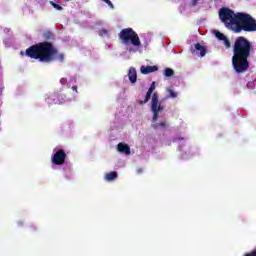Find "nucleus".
<instances>
[{"mask_svg":"<svg viewBox=\"0 0 256 256\" xmlns=\"http://www.w3.org/2000/svg\"><path fill=\"white\" fill-rule=\"evenodd\" d=\"M50 5H52V7H54V9H57V11H63V7L53 1L50 2Z\"/></svg>","mask_w":256,"mask_h":256,"instance_id":"nucleus-19","label":"nucleus"},{"mask_svg":"<svg viewBox=\"0 0 256 256\" xmlns=\"http://www.w3.org/2000/svg\"><path fill=\"white\" fill-rule=\"evenodd\" d=\"M167 93H168V97H170L171 99H176L177 92H174L173 89L168 88L167 89Z\"/></svg>","mask_w":256,"mask_h":256,"instance_id":"nucleus-18","label":"nucleus"},{"mask_svg":"<svg viewBox=\"0 0 256 256\" xmlns=\"http://www.w3.org/2000/svg\"><path fill=\"white\" fill-rule=\"evenodd\" d=\"M72 91H75L77 93V86H72Z\"/></svg>","mask_w":256,"mask_h":256,"instance_id":"nucleus-26","label":"nucleus"},{"mask_svg":"<svg viewBox=\"0 0 256 256\" xmlns=\"http://www.w3.org/2000/svg\"><path fill=\"white\" fill-rule=\"evenodd\" d=\"M241 12L235 14V12L227 7H223L219 10V19L225 25L227 29L235 33V27L239 22V16Z\"/></svg>","mask_w":256,"mask_h":256,"instance_id":"nucleus-3","label":"nucleus"},{"mask_svg":"<svg viewBox=\"0 0 256 256\" xmlns=\"http://www.w3.org/2000/svg\"><path fill=\"white\" fill-rule=\"evenodd\" d=\"M153 129H159V127H162V129H165L167 127V123L165 122H160V123H155L152 124Z\"/></svg>","mask_w":256,"mask_h":256,"instance_id":"nucleus-16","label":"nucleus"},{"mask_svg":"<svg viewBox=\"0 0 256 256\" xmlns=\"http://www.w3.org/2000/svg\"><path fill=\"white\" fill-rule=\"evenodd\" d=\"M64 1L67 3V2H69V1H71V0H64Z\"/></svg>","mask_w":256,"mask_h":256,"instance_id":"nucleus-28","label":"nucleus"},{"mask_svg":"<svg viewBox=\"0 0 256 256\" xmlns=\"http://www.w3.org/2000/svg\"><path fill=\"white\" fill-rule=\"evenodd\" d=\"M175 75V71L171 68H165L164 70V76L165 77H173Z\"/></svg>","mask_w":256,"mask_h":256,"instance_id":"nucleus-15","label":"nucleus"},{"mask_svg":"<svg viewBox=\"0 0 256 256\" xmlns=\"http://www.w3.org/2000/svg\"><path fill=\"white\" fill-rule=\"evenodd\" d=\"M105 179L106 181H115V179H117V172L113 171V172L107 173L105 175Z\"/></svg>","mask_w":256,"mask_h":256,"instance_id":"nucleus-14","label":"nucleus"},{"mask_svg":"<svg viewBox=\"0 0 256 256\" xmlns=\"http://www.w3.org/2000/svg\"><path fill=\"white\" fill-rule=\"evenodd\" d=\"M253 45L245 36H239L233 44L232 67L236 73H245L249 69V57H251Z\"/></svg>","mask_w":256,"mask_h":256,"instance_id":"nucleus-2","label":"nucleus"},{"mask_svg":"<svg viewBox=\"0 0 256 256\" xmlns=\"http://www.w3.org/2000/svg\"><path fill=\"white\" fill-rule=\"evenodd\" d=\"M43 37H44V39H46L47 41H49V39H53V32H51V31H45L44 33H43Z\"/></svg>","mask_w":256,"mask_h":256,"instance_id":"nucleus-17","label":"nucleus"},{"mask_svg":"<svg viewBox=\"0 0 256 256\" xmlns=\"http://www.w3.org/2000/svg\"><path fill=\"white\" fill-rule=\"evenodd\" d=\"M60 83L61 85H67V78H61Z\"/></svg>","mask_w":256,"mask_h":256,"instance_id":"nucleus-24","label":"nucleus"},{"mask_svg":"<svg viewBox=\"0 0 256 256\" xmlns=\"http://www.w3.org/2000/svg\"><path fill=\"white\" fill-rule=\"evenodd\" d=\"M165 107L161 105V102H159V96L157 93H154L152 95V100H151V111L153 113V121H157L159 119V112L164 111Z\"/></svg>","mask_w":256,"mask_h":256,"instance_id":"nucleus-6","label":"nucleus"},{"mask_svg":"<svg viewBox=\"0 0 256 256\" xmlns=\"http://www.w3.org/2000/svg\"><path fill=\"white\" fill-rule=\"evenodd\" d=\"M130 83H137V69L131 67L128 72Z\"/></svg>","mask_w":256,"mask_h":256,"instance_id":"nucleus-13","label":"nucleus"},{"mask_svg":"<svg viewBox=\"0 0 256 256\" xmlns=\"http://www.w3.org/2000/svg\"><path fill=\"white\" fill-rule=\"evenodd\" d=\"M138 173H143V171L142 170H138Z\"/></svg>","mask_w":256,"mask_h":256,"instance_id":"nucleus-27","label":"nucleus"},{"mask_svg":"<svg viewBox=\"0 0 256 256\" xmlns=\"http://www.w3.org/2000/svg\"><path fill=\"white\" fill-rule=\"evenodd\" d=\"M50 105H63L65 103V95L61 93H54L47 98Z\"/></svg>","mask_w":256,"mask_h":256,"instance_id":"nucleus-8","label":"nucleus"},{"mask_svg":"<svg viewBox=\"0 0 256 256\" xmlns=\"http://www.w3.org/2000/svg\"><path fill=\"white\" fill-rule=\"evenodd\" d=\"M222 41H223V43H224L226 49H231V42L229 41V38H227V36H226V38H224V40H222Z\"/></svg>","mask_w":256,"mask_h":256,"instance_id":"nucleus-21","label":"nucleus"},{"mask_svg":"<svg viewBox=\"0 0 256 256\" xmlns=\"http://www.w3.org/2000/svg\"><path fill=\"white\" fill-rule=\"evenodd\" d=\"M155 87V82H152L146 93L145 99L139 100V105H145L146 103H149V101L151 100V95H153V91H155Z\"/></svg>","mask_w":256,"mask_h":256,"instance_id":"nucleus-9","label":"nucleus"},{"mask_svg":"<svg viewBox=\"0 0 256 256\" xmlns=\"http://www.w3.org/2000/svg\"><path fill=\"white\" fill-rule=\"evenodd\" d=\"M192 53H196L198 57H205V55H207V48H205V46L200 45L199 43H196L195 49L192 50Z\"/></svg>","mask_w":256,"mask_h":256,"instance_id":"nucleus-10","label":"nucleus"},{"mask_svg":"<svg viewBox=\"0 0 256 256\" xmlns=\"http://www.w3.org/2000/svg\"><path fill=\"white\" fill-rule=\"evenodd\" d=\"M216 38L219 39V41H223L227 36H225V34L221 33V32H216Z\"/></svg>","mask_w":256,"mask_h":256,"instance_id":"nucleus-20","label":"nucleus"},{"mask_svg":"<svg viewBox=\"0 0 256 256\" xmlns=\"http://www.w3.org/2000/svg\"><path fill=\"white\" fill-rule=\"evenodd\" d=\"M107 35H109V31H108L107 29H101V30H99V36H100V37H105V36H107Z\"/></svg>","mask_w":256,"mask_h":256,"instance_id":"nucleus-22","label":"nucleus"},{"mask_svg":"<svg viewBox=\"0 0 256 256\" xmlns=\"http://www.w3.org/2000/svg\"><path fill=\"white\" fill-rule=\"evenodd\" d=\"M117 149L119 151V153H124L125 155H131V147H129V145L125 144V143H119L117 145Z\"/></svg>","mask_w":256,"mask_h":256,"instance_id":"nucleus-12","label":"nucleus"},{"mask_svg":"<svg viewBox=\"0 0 256 256\" xmlns=\"http://www.w3.org/2000/svg\"><path fill=\"white\" fill-rule=\"evenodd\" d=\"M25 55L40 63H53V61H60V63H63V61H65V54L59 53V50L55 48L53 43L47 41L30 46L26 49Z\"/></svg>","mask_w":256,"mask_h":256,"instance_id":"nucleus-1","label":"nucleus"},{"mask_svg":"<svg viewBox=\"0 0 256 256\" xmlns=\"http://www.w3.org/2000/svg\"><path fill=\"white\" fill-rule=\"evenodd\" d=\"M244 256H256V248L253 249L252 251H250V252L244 254Z\"/></svg>","mask_w":256,"mask_h":256,"instance_id":"nucleus-23","label":"nucleus"},{"mask_svg":"<svg viewBox=\"0 0 256 256\" xmlns=\"http://www.w3.org/2000/svg\"><path fill=\"white\" fill-rule=\"evenodd\" d=\"M118 37L124 45H129V43H131L134 47H141V39H139V35L133 28L122 29L118 34Z\"/></svg>","mask_w":256,"mask_h":256,"instance_id":"nucleus-5","label":"nucleus"},{"mask_svg":"<svg viewBox=\"0 0 256 256\" xmlns=\"http://www.w3.org/2000/svg\"><path fill=\"white\" fill-rule=\"evenodd\" d=\"M198 2H199V0H192L193 7H195V5H197Z\"/></svg>","mask_w":256,"mask_h":256,"instance_id":"nucleus-25","label":"nucleus"},{"mask_svg":"<svg viewBox=\"0 0 256 256\" xmlns=\"http://www.w3.org/2000/svg\"><path fill=\"white\" fill-rule=\"evenodd\" d=\"M234 29V33H241V31H245L246 33H255L256 20L250 14L240 12V16H238V23Z\"/></svg>","mask_w":256,"mask_h":256,"instance_id":"nucleus-4","label":"nucleus"},{"mask_svg":"<svg viewBox=\"0 0 256 256\" xmlns=\"http://www.w3.org/2000/svg\"><path fill=\"white\" fill-rule=\"evenodd\" d=\"M65 159H67V153H65V150L60 149L52 156L51 161L54 165H64Z\"/></svg>","mask_w":256,"mask_h":256,"instance_id":"nucleus-7","label":"nucleus"},{"mask_svg":"<svg viewBox=\"0 0 256 256\" xmlns=\"http://www.w3.org/2000/svg\"><path fill=\"white\" fill-rule=\"evenodd\" d=\"M140 71L142 75H149V73H155V71H159L158 66H141Z\"/></svg>","mask_w":256,"mask_h":256,"instance_id":"nucleus-11","label":"nucleus"}]
</instances>
